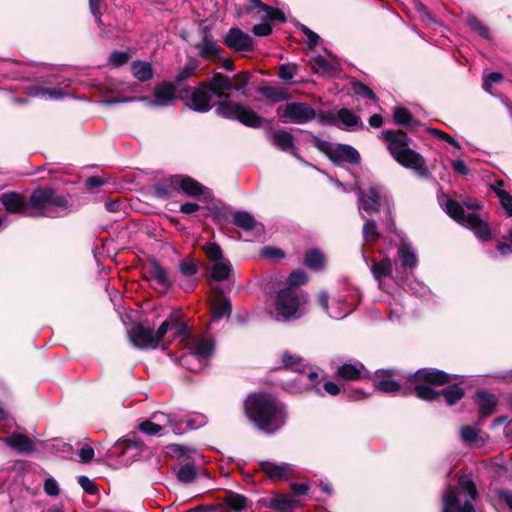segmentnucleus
<instances>
[{"label": "nucleus", "mask_w": 512, "mask_h": 512, "mask_svg": "<svg viewBox=\"0 0 512 512\" xmlns=\"http://www.w3.org/2000/svg\"><path fill=\"white\" fill-rule=\"evenodd\" d=\"M245 412L254 426L265 434L277 432L286 422L284 406L266 394L248 397Z\"/></svg>", "instance_id": "1"}, {"label": "nucleus", "mask_w": 512, "mask_h": 512, "mask_svg": "<svg viewBox=\"0 0 512 512\" xmlns=\"http://www.w3.org/2000/svg\"><path fill=\"white\" fill-rule=\"evenodd\" d=\"M393 159L405 168L413 170L422 178L430 177L429 169L421 154L411 149V139L401 130H385L381 133Z\"/></svg>", "instance_id": "2"}, {"label": "nucleus", "mask_w": 512, "mask_h": 512, "mask_svg": "<svg viewBox=\"0 0 512 512\" xmlns=\"http://www.w3.org/2000/svg\"><path fill=\"white\" fill-rule=\"evenodd\" d=\"M70 203L65 195L57 194L50 187H38L29 197L28 217H64L70 212Z\"/></svg>", "instance_id": "3"}, {"label": "nucleus", "mask_w": 512, "mask_h": 512, "mask_svg": "<svg viewBox=\"0 0 512 512\" xmlns=\"http://www.w3.org/2000/svg\"><path fill=\"white\" fill-rule=\"evenodd\" d=\"M458 486V493L465 497L463 505H461L457 493L450 488L443 494L442 512H476L474 501L478 496V492L471 476H461L458 481Z\"/></svg>", "instance_id": "4"}, {"label": "nucleus", "mask_w": 512, "mask_h": 512, "mask_svg": "<svg viewBox=\"0 0 512 512\" xmlns=\"http://www.w3.org/2000/svg\"><path fill=\"white\" fill-rule=\"evenodd\" d=\"M408 380L415 383V393L418 398L425 401L437 400L440 396L430 384L443 385L450 382L456 375H449L440 370L419 369L414 374H409Z\"/></svg>", "instance_id": "5"}, {"label": "nucleus", "mask_w": 512, "mask_h": 512, "mask_svg": "<svg viewBox=\"0 0 512 512\" xmlns=\"http://www.w3.org/2000/svg\"><path fill=\"white\" fill-rule=\"evenodd\" d=\"M307 303V295L296 288L280 290L275 298L276 319L287 321L300 318Z\"/></svg>", "instance_id": "6"}, {"label": "nucleus", "mask_w": 512, "mask_h": 512, "mask_svg": "<svg viewBox=\"0 0 512 512\" xmlns=\"http://www.w3.org/2000/svg\"><path fill=\"white\" fill-rule=\"evenodd\" d=\"M446 213L464 227L472 230L475 236L481 241H488L491 238V231L487 222L483 221L477 214H465L463 206L457 201L448 200L445 205Z\"/></svg>", "instance_id": "7"}, {"label": "nucleus", "mask_w": 512, "mask_h": 512, "mask_svg": "<svg viewBox=\"0 0 512 512\" xmlns=\"http://www.w3.org/2000/svg\"><path fill=\"white\" fill-rule=\"evenodd\" d=\"M189 352L181 357V364L190 371H201L212 355L214 346L207 339L189 340Z\"/></svg>", "instance_id": "8"}, {"label": "nucleus", "mask_w": 512, "mask_h": 512, "mask_svg": "<svg viewBox=\"0 0 512 512\" xmlns=\"http://www.w3.org/2000/svg\"><path fill=\"white\" fill-rule=\"evenodd\" d=\"M216 112L224 118L238 120L242 124L252 128L261 127L264 121V119L251 108L229 100L220 102Z\"/></svg>", "instance_id": "9"}, {"label": "nucleus", "mask_w": 512, "mask_h": 512, "mask_svg": "<svg viewBox=\"0 0 512 512\" xmlns=\"http://www.w3.org/2000/svg\"><path fill=\"white\" fill-rule=\"evenodd\" d=\"M277 113L283 123L293 124L308 123L315 118L318 119L319 115L312 106L302 102H290L285 106H280L277 109Z\"/></svg>", "instance_id": "10"}, {"label": "nucleus", "mask_w": 512, "mask_h": 512, "mask_svg": "<svg viewBox=\"0 0 512 512\" xmlns=\"http://www.w3.org/2000/svg\"><path fill=\"white\" fill-rule=\"evenodd\" d=\"M357 192L358 209L362 218L365 217L363 212L371 215L377 212L382 204L389 205V196L384 187L380 185H371L367 193H364L360 188H357Z\"/></svg>", "instance_id": "11"}, {"label": "nucleus", "mask_w": 512, "mask_h": 512, "mask_svg": "<svg viewBox=\"0 0 512 512\" xmlns=\"http://www.w3.org/2000/svg\"><path fill=\"white\" fill-rule=\"evenodd\" d=\"M318 121L321 124L336 126L342 130H355L363 127L360 117L347 108L338 111L320 112Z\"/></svg>", "instance_id": "12"}, {"label": "nucleus", "mask_w": 512, "mask_h": 512, "mask_svg": "<svg viewBox=\"0 0 512 512\" xmlns=\"http://www.w3.org/2000/svg\"><path fill=\"white\" fill-rule=\"evenodd\" d=\"M283 365L284 369L299 373V381H303L304 378L308 379L314 391L319 395H323L318 386V373L309 368L302 358L285 353L283 354Z\"/></svg>", "instance_id": "13"}, {"label": "nucleus", "mask_w": 512, "mask_h": 512, "mask_svg": "<svg viewBox=\"0 0 512 512\" xmlns=\"http://www.w3.org/2000/svg\"><path fill=\"white\" fill-rule=\"evenodd\" d=\"M131 344L138 349H157L160 342L153 328L145 327L140 323L134 324L128 331Z\"/></svg>", "instance_id": "14"}, {"label": "nucleus", "mask_w": 512, "mask_h": 512, "mask_svg": "<svg viewBox=\"0 0 512 512\" xmlns=\"http://www.w3.org/2000/svg\"><path fill=\"white\" fill-rule=\"evenodd\" d=\"M176 86L173 83H163L155 88L153 98L138 97V101L145 102L150 107L168 106L174 99Z\"/></svg>", "instance_id": "15"}, {"label": "nucleus", "mask_w": 512, "mask_h": 512, "mask_svg": "<svg viewBox=\"0 0 512 512\" xmlns=\"http://www.w3.org/2000/svg\"><path fill=\"white\" fill-rule=\"evenodd\" d=\"M211 100L212 93L208 84L202 83L191 92L186 104L190 109L204 113L211 109Z\"/></svg>", "instance_id": "16"}, {"label": "nucleus", "mask_w": 512, "mask_h": 512, "mask_svg": "<svg viewBox=\"0 0 512 512\" xmlns=\"http://www.w3.org/2000/svg\"><path fill=\"white\" fill-rule=\"evenodd\" d=\"M167 182L173 190L181 191L190 197H196L204 193L205 188L191 177L183 175L171 176Z\"/></svg>", "instance_id": "17"}, {"label": "nucleus", "mask_w": 512, "mask_h": 512, "mask_svg": "<svg viewBox=\"0 0 512 512\" xmlns=\"http://www.w3.org/2000/svg\"><path fill=\"white\" fill-rule=\"evenodd\" d=\"M224 44L237 52L253 50L252 38L238 28H231L224 38Z\"/></svg>", "instance_id": "18"}, {"label": "nucleus", "mask_w": 512, "mask_h": 512, "mask_svg": "<svg viewBox=\"0 0 512 512\" xmlns=\"http://www.w3.org/2000/svg\"><path fill=\"white\" fill-rule=\"evenodd\" d=\"M0 201L8 213H23L27 216L29 211V199L17 192L3 193Z\"/></svg>", "instance_id": "19"}, {"label": "nucleus", "mask_w": 512, "mask_h": 512, "mask_svg": "<svg viewBox=\"0 0 512 512\" xmlns=\"http://www.w3.org/2000/svg\"><path fill=\"white\" fill-rule=\"evenodd\" d=\"M115 447L121 448L120 454L126 457L127 461H133L143 452L144 443L135 435H130L122 441H117Z\"/></svg>", "instance_id": "20"}, {"label": "nucleus", "mask_w": 512, "mask_h": 512, "mask_svg": "<svg viewBox=\"0 0 512 512\" xmlns=\"http://www.w3.org/2000/svg\"><path fill=\"white\" fill-rule=\"evenodd\" d=\"M260 469L273 481L286 479L292 472L293 466L288 463L260 462Z\"/></svg>", "instance_id": "21"}, {"label": "nucleus", "mask_w": 512, "mask_h": 512, "mask_svg": "<svg viewBox=\"0 0 512 512\" xmlns=\"http://www.w3.org/2000/svg\"><path fill=\"white\" fill-rule=\"evenodd\" d=\"M267 139L274 147L295 155L294 137L290 132L283 129L275 130L267 135Z\"/></svg>", "instance_id": "22"}, {"label": "nucleus", "mask_w": 512, "mask_h": 512, "mask_svg": "<svg viewBox=\"0 0 512 512\" xmlns=\"http://www.w3.org/2000/svg\"><path fill=\"white\" fill-rule=\"evenodd\" d=\"M394 375L393 370H378L374 377V386L385 393H395L400 389V385L391 379Z\"/></svg>", "instance_id": "23"}, {"label": "nucleus", "mask_w": 512, "mask_h": 512, "mask_svg": "<svg viewBox=\"0 0 512 512\" xmlns=\"http://www.w3.org/2000/svg\"><path fill=\"white\" fill-rule=\"evenodd\" d=\"M330 157L335 162H347L356 164L360 161V154L350 145L339 144L330 152Z\"/></svg>", "instance_id": "24"}, {"label": "nucleus", "mask_w": 512, "mask_h": 512, "mask_svg": "<svg viewBox=\"0 0 512 512\" xmlns=\"http://www.w3.org/2000/svg\"><path fill=\"white\" fill-rule=\"evenodd\" d=\"M233 224L245 231H255L261 233L262 224L258 223L252 214L247 211H236L233 214Z\"/></svg>", "instance_id": "25"}, {"label": "nucleus", "mask_w": 512, "mask_h": 512, "mask_svg": "<svg viewBox=\"0 0 512 512\" xmlns=\"http://www.w3.org/2000/svg\"><path fill=\"white\" fill-rule=\"evenodd\" d=\"M9 447L18 453H31L34 450L32 440L21 433H13L12 435L2 439Z\"/></svg>", "instance_id": "26"}, {"label": "nucleus", "mask_w": 512, "mask_h": 512, "mask_svg": "<svg viewBox=\"0 0 512 512\" xmlns=\"http://www.w3.org/2000/svg\"><path fill=\"white\" fill-rule=\"evenodd\" d=\"M250 3L251 6L247 8V12H250L257 8L259 12H263L264 16L271 21H286V17L280 9L270 7L261 2L260 0H250Z\"/></svg>", "instance_id": "27"}, {"label": "nucleus", "mask_w": 512, "mask_h": 512, "mask_svg": "<svg viewBox=\"0 0 512 512\" xmlns=\"http://www.w3.org/2000/svg\"><path fill=\"white\" fill-rule=\"evenodd\" d=\"M199 55L204 59H212L220 56L223 51L222 48L217 45L208 34H204L200 44L196 46Z\"/></svg>", "instance_id": "28"}, {"label": "nucleus", "mask_w": 512, "mask_h": 512, "mask_svg": "<svg viewBox=\"0 0 512 512\" xmlns=\"http://www.w3.org/2000/svg\"><path fill=\"white\" fill-rule=\"evenodd\" d=\"M460 437L462 441L469 446L480 447L485 443V438L481 435L480 430L469 425L461 427Z\"/></svg>", "instance_id": "29"}, {"label": "nucleus", "mask_w": 512, "mask_h": 512, "mask_svg": "<svg viewBox=\"0 0 512 512\" xmlns=\"http://www.w3.org/2000/svg\"><path fill=\"white\" fill-rule=\"evenodd\" d=\"M392 269L393 264L389 258H384L380 262L373 263L371 272L375 280L378 282L379 288L383 289V278L390 276Z\"/></svg>", "instance_id": "30"}, {"label": "nucleus", "mask_w": 512, "mask_h": 512, "mask_svg": "<svg viewBox=\"0 0 512 512\" xmlns=\"http://www.w3.org/2000/svg\"><path fill=\"white\" fill-rule=\"evenodd\" d=\"M207 84L211 93L218 97H222L225 91L232 89L231 79L220 73L215 74Z\"/></svg>", "instance_id": "31"}, {"label": "nucleus", "mask_w": 512, "mask_h": 512, "mask_svg": "<svg viewBox=\"0 0 512 512\" xmlns=\"http://www.w3.org/2000/svg\"><path fill=\"white\" fill-rule=\"evenodd\" d=\"M150 278L155 280L158 284L162 285L164 288H169L172 285V281L168 275L167 270L162 267L157 261H152L149 264L148 269Z\"/></svg>", "instance_id": "32"}, {"label": "nucleus", "mask_w": 512, "mask_h": 512, "mask_svg": "<svg viewBox=\"0 0 512 512\" xmlns=\"http://www.w3.org/2000/svg\"><path fill=\"white\" fill-rule=\"evenodd\" d=\"M29 95L44 99L60 100L69 95L63 88L48 89L39 86H33L29 90Z\"/></svg>", "instance_id": "33"}, {"label": "nucleus", "mask_w": 512, "mask_h": 512, "mask_svg": "<svg viewBox=\"0 0 512 512\" xmlns=\"http://www.w3.org/2000/svg\"><path fill=\"white\" fill-rule=\"evenodd\" d=\"M338 66L335 58L326 59L323 56H316L311 60L312 70L320 75H326L333 72Z\"/></svg>", "instance_id": "34"}, {"label": "nucleus", "mask_w": 512, "mask_h": 512, "mask_svg": "<svg viewBox=\"0 0 512 512\" xmlns=\"http://www.w3.org/2000/svg\"><path fill=\"white\" fill-rule=\"evenodd\" d=\"M398 257L401 265L405 268L413 269L417 266L418 258L415 250L407 243H402L398 248Z\"/></svg>", "instance_id": "35"}, {"label": "nucleus", "mask_w": 512, "mask_h": 512, "mask_svg": "<svg viewBox=\"0 0 512 512\" xmlns=\"http://www.w3.org/2000/svg\"><path fill=\"white\" fill-rule=\"evenodd\" d=\"M365 368L361 363L343 364L337 370V375L340 378L348 380H356L363 376Z\"/></svg>", "instance_id": "36"}, {"label": "nucleus", "mask_w": 512, "mask_h": 512, "mask_svg": "<svg viewBox=\"0 0 512 512\" xmlns=\"http://www.w3.org/2000/svg\"><path fill=\"white\" fill-rule=\"evenodd\" d=\"M476 397L482 416L490 415L497 404L496 397L485 391L477 392Z\"/></svg>", "instance_id": "37"}, {"label": "nucleus", "mask_w": 512, "mask_h": 512, "mask_svg": "<svg viewBox=\"0 0 512 512\" xmlns=\"http://www.w3.org/2000/svg\"><path fill=\"white\" fill-rule=\"evenodd\" d=\"M232 305L228 298L219 296L213 306L212 320L217 322L222 318H228L231 314Z\"/></svg>", "instance_id": "38"}, {"label": "nucleus", "mask_w": 512, "mask_h": 512, "mask_svg": "<svg viewBox=\"0 0 512 512\" xmlns=\"http://www.w3.org/2000/svg\"><path fill=\"white\" fill-rule=\"evenodd\" d=\"M133 76L141 82H146L153 77V69L150 63L145 61H135L131 65Z\"/></svg>", "instance_id": "39"}, {"label": "nucleus", "mask_w": 512, "mask_h": 512, "mask_svg": "<svg viewBox=\"0 0 512 512\" xmlns=\"http://www.w3.org/2000/svg\"><path fill=\"white\" fill-rule=\"evenodd\" d=\"M177 479L185 484H189L195 481L197 476L196 466L193 461H187L186 463L180 464L177 472Z\"/></svg>", "instance_id": "40"}, {"label": "nucleus", "mask_w": 512, "mask_h": 512, "mask_svg": "<svg viewBox=\"0 0 512 512\" xmlns=\"http://www.w3.org/2000/svg\"><path fill=\"white\" fill-rule=\"evenodd\" d=\"M503 186V182L499 181L492 186V189L499 198L500 204L508 216H512V195L503 189Z\"/></svg>", "instance_id": "41"}, {"label": "nucleus", "mask_w": 512, "mask_h": 512, "mask_svg": "<svg viewBox=\"0 0 512 512\" xmlns=\"http://www.w3.org/2000/svg\"><path fill=\"white\" fill-rule=\"evenodd\" d=\"M258 91L266 98L273 102H281L289 98V93L285 88L274 87V86H263Z\"/></svg>", "instance_id": "42"}, {"label": "nucleus", "mask_w": 512, "mask_h": 512, "mask_svg": "<svg viewBox=\"0 0 512 512\" xmlns=\"http://www.w3.org/2000/svg\"><path fill=\"white\" fill-rule=\"evenodd\" d=\"M318 303L319 305L325 309L326 311H328L329 313V316L333 319H342L344 318L345 316H347L352 310L350 308H344L343 310H340V309H332L331 311H329V296L326 292L322 291L318 294Z\"/></svg>", "instance_id": "43"}, {"label": "nucleus", "mask_w": 512, "mask_h": 512, "mask_svg": "<svg viewBox=\"0 0 512 512\" xmlns=\"http://www.w3.org/2000/svg\"><path fill=\"white\" fill-rule=\"evenodd\" d=\"M231 271V264L228 260L222 259L214 262L212 266L211 277L215 281H223L228 278Z\"/></svg>", "instance_id": "44"}, {"label": "nucleus", "mask_w": 512, "mask_h": 512, "mask_svg": "<svg viewBox=\"0 0 512 512\" xmlns=\"http://www.w3.org/2000/svg\"><path fill=\"white\" fill-rule=\"evenodd\" d=\"M151 419L154 423H160L165 425V433H167L168 428L176 434L182 433L180 427H178V424L169 414L163 412H156L152 415Z\"/></svg>", "instance_id": "45"}, {"label": "nucleus", "mask_w": 512, "mask_h": 512, "mask_svg": "<svg viewBox=\"0 0 512 512\" xmlns=\"http://www.w3.org/2000/svg\"><path fill=\"white\" fill-rule=\"evenodd\" d=\"M441 395L448 405H454L464 396V390L458 384H454L442 389Z\"/></svg>", "instance_id": "46"}, {"label": "nucleus", "mask_w": 512, "mask_h": 512, "mask_svg": "<svg viewBox=\"0 0 512 512\" xmlns=\"http://www.w3.org/2000/svg\"><path fill=\"white\" fill-rule=\"evenodd\" d=\"M304 264L313 270L321 269L324 265V256L319 250L307 251L304 257Z\"/></svg>", "instance_id": "47"}, {"label": "nucleus", "mask_w": 512, "mask_h": 512, "mask_svg": "<svg viewBox=\"0 0 512 512\" xmlns=\"http://www.w3.org/2000/svg\"><path fill=\"white\" fill-rule=\"evenodd\" d=\"M138 429L148 435V436H155V435H163L165 434V425L163 424H160V423H154L151 420H146V421H143L142 423H140L138 425Z\"/></svg>", "instance_id": "48"}, {"label": "nucleus", "mask_w": 512, "mask_h": 512, "mask_svg": "<svg viewBox=\"0 0 512 512\" xmlns=\"http://www.w3.org/2000/svg\"><path fill=\"white\" fill-rule=\"evenodd\" d=\"M225 503L235 511H242L248 507V499L237 493H229L225 497Z\"/></svg>", "instance_id": "49"}, {"label": "nucleus", "mask_w": 512, "mask_h": 512, "mask_svg": "<svg viewBox=\"0 0 512 512\" xmlns=\"http://www.w3.org/2000/svg\"><path fill=\"white\" fill-rule=\"evenodd\" d=\"M406 289L412 294L420 298H426L430 295V289L422 282L414 279L409 282L403 283Z\"/></svg>", "instance_id": "50"}, {"label": "nucleus", "mask_w": 512, "mask_h": 512, "mask_svg": "<svg viewBox=\"0 0 512 512\" xmlns=\"http://www.w3.org/2000/svg\"><path fill=\"white\" fill-rule=\"evenodd\" d=\"M174 329L176 330V336L186 342L187 348H189V340L198 339L197 337L190 335L189 327L185 323L181 322L177 316L175 317Z\"/></svg>", "instance_id": "51"}, {"label": "nucleus", "mask_w": 512, "mask_h": 512, "mask_svg": "<svg viewBox=\"0 0 512 512\" xmlns=\"http://www.w3.org/2000/svg\"><path fill=\"white\" fill-rule=\"evenodd\" d=\"M296 499L290 495H281L272 501V507L277 510H286L295 507Z\"/></svg>", "instance_id": "52"}, {"label": "nucleus", "mask_w": 512, "mask_h": 512, "mask_svg": "<svg viewBox=\"0 0 512 512\" xmlns=\"http://www.w3.org/2000/svg\"><path fill=\"white\" fill-rule=\"evenodd\" d=\"M467 24L471 29L477 32L481 37L488 39L490 37L489 29L474 15L467 16Z\"/></svg>", "instance_id": "53"}, {"label": "nucleus", "mask_w": 512, "mask_h": 512, "mask_svg": "<svg viewBox=\"0 0 512 512\" xmlns=\"http://www.w3.org/2000/svg\"><path fill=\"white\" fill-rule=\"evenodd\" d=\"M203 251L205 252L207 258L213 263L224 259L222 250L220 246L216 243L204 244Z\"/></svg>", "instance_id": "54"}, {"label": "nucleus", "mask_w": 512, "mask_h": 512, "mask_svg": "<svg viewBox=\"0 0 512 512\" xmlns=\"http://www.w3.org/2000/svg\"><path fill=\"white\" fill-rule=\"evenodd\" d=\"M363 238L366 241H375L378 239L379 234L377 231V224L374 220H367L362 229Z\"/></svg>", "instance_id": "55"}, {"label": "nucleus", "mask_w": 512, "mask_h": 512, "mask_svg": "<svg viewBox=\"0 0 512 512\" xmlns=\"http://www.w3.org/2000/svg\"><path fill=\"white\" fill-rule=\"evenodd\" d=\"M196 69L197 65L194 63H189L185 65L182 69H180V71L175 77V86L180 85L186 80H188L195 73Z\"/></svg>", "instance_id": "56"}, {"label": "nucleus", "mask_w": 512, "mask_h": 512, "mask_svg": "<svg viewBox=\"0 0 512 512\" xmlns=\"http://www.w3.org/2000/svg\"><path fill=\"white\" fill-rule=\"evenodd\" d=\"M393 118L395 123L400 126H407L412 121L410 112L403 107H398L395 109Z\"/></svg>", "instance_id": "57"}, {"label": "nucleus", "mask_w": 512, "mask_h": 512, "mask_svg": "<svg viewBox=\"0 0 512 512\" xmlns=\"http://www.w3.org/2000/svg\"><path fill=\"white\" fill-rule=\"evenodd\" d=\"M250 80L249 74L246 72H240L234 76V83H232V89L236 91L242 92L243 95H246V91L244 90L246 85Z\"/></svg>", "instance_id": "58"}, {"label": "nucleus", "mask_w": 512, "mask_h": 512, "mask_svg": "<svg viewBox=\"0 0 512 512\" xmlns=\"http://www.w3.org/2000/svg\"><path fill=\"white\" fill-rule=\"evenodd\" d=\"M175 317L176 315L171 314L165 321L161 323L158 330L155 331L159 342L162 341L163 337L169 330L174 329Z\"/></svg>", "instance_id": "59"}, {"label": "nucleus", "mask_w": 512, "mask_h": 512, "mask_svg": "<svg viewBox=\"0 0 512 512\" xmlns=\"http://www.w3.org/2000/svg\"><path fill=\"white\" fill-rule=\"evenodd\" d=\"M296 65L295 64H282L279 67L278 76L283 81H291L296 73Z\"/></svg>", "instance_id": "60"}, {"label": "nucleus", "mask_w": 512, "mask_h": 512, "mask_svg": "<svg viewBox=\"0 0 512 512\" xmlns=\"http://www.w3.org/2000/svg\"><path fill=\"white\" fill-rule=\"evenodd\" d=\"M353 92L357 96L365 97L368 99L376 100L375 93L365 84L361 82H356L353 84Z\"/></svg>", "instance_id": "61"}, {"label": "nucleus", "mask_w": 512, "mask_h": 512, "mask_svg": "<svg viewBox=\"0 0 512 512\" xmlns=\"http://www.w3.org/2000/svg\"><path fill=\"white\" fill-rule=\"evenodd\" d=\"M179 270L183 276L192 277L197 273L198 267L193 261L185 259L180 262Z\"/></svg>", "instance_id": "62"}, {"label": "nucleus", "mask_w": 512, "mask_h": 512, "mask_svg": "<svg viewBox=\"0 0 512 512\" xmlns=\"http://www.w3.org/2000/svg\"><path fill=\"white\" fill-rule=\"evenodd\" d=\"M307 276L306 273L302 270L293 271L288 277L289 287L295 288L299 285H302L306 282Z\"/></svg>", "instance_id": "63"}, {"label": "nucleus", "mask_w": 512, "mask_h": 512, "mask_svg": "<svg viewBox=\"0 0 512 512\" xmlns=\"http://www.w3.org/2000/svg\"><path fill=\"white\" fill-rule=\"evenodd\" d=\"M129 60V54L123 51H115L109 57V63L115 67H120L127 63Z\"/></svg>", "instance_id": "64"}]
</instances>
